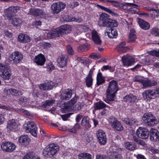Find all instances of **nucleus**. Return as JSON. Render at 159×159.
I'll use <instances>...</instances> for the list:
<instances>
[{
  "mask_svg": "<svg viewBox=\"0 0 159 159\" xmlns=\"http://www.w3.org/2000/svg\"><path fill=\"white\" fill-rule=\"evenodd\" d=\"M120 90L118 82L114 80L110 81L107 89L106 95V98L104 101L110 104L111 101L115 100V97L117 92Z\"/></svg>",
  "mask_w": 159,
  "mask_h": 159,
  "instance_id": "1",
  "label": "nucleus"
},
{
  "mask_svg": "<svg viewBox=\"0 0 159 159\" xmlns=\"http://www.w3.org/2000/svg\"><path fill=\"white\" fill-rule=\"evenodd\" d=\"M16 12L15 7H9L7 10L5 16L14 25L17 26L21 23V20L18 18L14 17L15 14Z\"/></svg>",
  "mask_w": 159,
  "mask_h": 159,
  "instance_id": "2",
  "label": "nucleus"
},
{
  "mask_svg": "<svg viewBox=\"0 0 159 159\" xmlns=\"http://www.w3.org/2000/svg\"><path fill=\"white\" fill-rule=\"evenodd\" d=\"M143 122L146 126H153L157 124L158 121L151 112L144 113L142 116Z\"/></svg>",
  "mask_w": 159,
  "mask_h": 159,
  "instance_id": "3",
  "label": "nucleus"
},
{
  "mask_svg": "<svg viewBox=\"0 0 159 159\" xmlns=\"http://www.w3.org/2000/svg\"><path fill=\"white\" fill-rule=\"evenodd\" d=\"M59 150V146L54 143L50 144L48 145L44 149L45 155L50 158L53 157Z\"/></svg>",
  "mask_w": 159,
  "mask_h": 159,
  "instance_id": "4",
  "label": "nucleus"
},
{
  "mask_svg": "<svg viewBox=\"0 0 159 159\" xmlns=\"http://www.w3.org/2000/svg\"><path fill=\"white\" fill-rule=\"evenodd\" d=\"M0 75L4 80L10 79L11 71L8 65L0 63Z\"/></svg>",
  "mask_w": 159,
  "mask_h": 159,
  "instance_id": "5",
  "label": "nucleus"
},
{
  "mask_svg": "<svg viewBox=\"0 0 159 159\" xmlns=\"http://www.w3.org/2000/svg\"><path fill=\"white\" fill-rule=\"evenodd\" d=\"M24 128L27 132H30L33 136H37V128L34 122L27 121L24 125Z\"/></svg>",
  "mask_w": 159,
  "mask_h": 159,
  "instance_id": "6",
  "label": "nucleus"
},
{
  "mask_svg": "<svg viewBox=\"0 0 159 159\" xmlns=\"http://www.w3.org/2000/svg\"><path fill=\"white\" fill-rule=\"evenodd\" d=\"M109 123L113 128L118 131H121L123 129V127L120 122L113 116L109 119Z\"/></svg>",
  "mask_w": 159,
  "mask_h": 159,
  "instance_id": "7",
  "label": "nucleus"
},
{
  "mask_svg": "<svg viewBox=\"0 0 159 159\" xmlns=\"http://www.w3.org/2000/svg\"><path fill=\"white\" fill-rule=\"evenodd\" d=\"M98 141L100 145H105L107 142V139L105 132L102 129H99L96 133Z\"/></svg>",
  "mask_w": 159,
  "mask_h": 159,
  "instance_id": "8",
  "label": "nucleus"
},
{
  "mask_svg": "<svg viewBox=\"0 0 159 159\" xmlns=\"http://www.w3.org/2000/svg\"><path fill=\"white\" fill-rule=\"evenodd\" d=\"M136 134L139 138L146 139L149 137V132L147 129L139 127L136 130Z\"/></svg>",
  "mask_w": 159,
  "mask_h": 159,
  "instance_id": "9",
  "label": "nucleus"
},
{
  "mask_svg": "<svg viewBox=\"0 0 159 159\" xmlns=\"http://www.w3.org/2000/svg\"><path fill=\"white\" fill-rule=\"evenodd\" d=\"M23 58V54L20 52L15 51L13 52L9 57L11 61L15 64L19 63Z\"/></svg>",
  "mask_w": 159,
  "mask_h": 159,
  "instance_id": "10",
  "label": "nucleus"
},
{
  "mask_svg": "<svg viewBox=\"0 0 159 159\" xmlns=\"http://www.w3.org/2000/svg\"><path fill=\"white\" fill-rule=\"evenodd\" d=\"M65 6L66 4L63 2H58L53 3L51 6V9L53 13L57 14L64 9Z\"/></svg>",
  "mask_w": 159,
  "mask_h": 159,
  "instance_id": "11",
  "label": "nucleus"
},
{
  "mask_svg": "<svg viewBox=\"0 0 159 159\" xmlns=\"http://www.w3.org/2000/svg\"><path fill=\"white\" fill-rule=\"evenodd\" d=\"M1 147L2 150L7 152H11L15 149L16 146L11 142H5L2 143Z\"/></svg>",
  "mask_w": 159,
  "mask_h": 159,
  "instance_id": "12",
  "label": "nucleus"
},
{
  "mask_svg": "<svg viewBox=\"0 0 159 159\" xmlns=\"http://www.w3.org/2000/svg\"><path fill=\"white\" fill-rule=\"evenodd\" d=\"M68 57L67 55H62L60 56L57 59L58 66L61 68H63L67 66Z\"/></svg>",
  "mask_w": 159,
  "mask_h": 159,
  "instance_id": "13",
  "label": "nucleus"
},
{
  "mask_svg": "<svg viewBox=\"0 0 159 159\" xmlns=\"http://www.w3.org/2000/svg\"><path fill=\"white\" fill-rule=\"evenodd\" d=\"M110 19L108 15L106 13H103L100 15L98 24L100 26L106 27Z\"/></svg>",
  "mask_w": 159,
  "mask_h": 159,
  "instance_id": "14",
  "label": "nucleus"
},
{
  "mask_svg": "<svg viewBox=\"0 0 159 159\" xmlns=\"http://www.w3.org/2000/svg\"><path fill=\"white\" fill-rule=\"evenodd\" d=\"M123 99L124 102L130 105L134 104L138 101L137 97L132 94L126 95L124 97Z\"/></svg>",
  "mask_w": 159,
  "mask_h": 159,
  "instance_id": "15",
  "label": "nucleus"
},
{
  "mask_svg": "<svg viewBox=\"0 0 159 159\" xmlns=\"http://www.w3.org/2000/svg\"><path fill=\"white\" fill-rule=\"evenodd\" d=\"M156 95V92L154 89H149L145 90L143 93V98L145 100H150L152 97Z\"/></svg>",
  "mask_w": 159,
  "mask_h": 159,
  "instance_id": "16",
  "label": "nucleus"
},
{
  "mask_svg": "<svg viewBox=\"0 0 159 159\" xmlns=\"http://www.w3.org/2000/svg\"><path fill=\"white\" fill-rule=\"evenodd\" d=\"M46 59L44 55L40 53L35 57L34 61L38 66H42L46 62Z\"/></svg>",
  "mask_w": 159,
  "mask_h": 159,
  "instance_id": "17",
  "label": "nucleus"
},
{
  "mask_svg": "<svg viewBox=\"0 0 159 159\" xmlns=\"http://www.w3.org/2000/svg\"><path fill=\"white\" fill-rule=\"evenodd\" d=\"M150 139L152 141H159V132L156 129L152 128L149 131Z\"/></svg>",
  "mask_w": 159,
  "mask_h": 159,
  "instance_id": "18",
  "label": "nucleus"
},
{
  "mask_svg": "<svg viewBox=\"0 0 159 159\" xmlns=\"http://www.w3.org/2000/svg\"><path fill=\"white\" fill-rule=\"evenodd\" d=\"M18 141L22 146L26 147L30 142L31 140L27 135H24L19 138Z\"/></svg>",
  "mask_w": 159,
  "mask_h": 159,
  "instance_id": "19",
  "label": "nucleus"
},
{
  "mask_svg": "<svg viewBox=\"0 0 159 159\" xmlns=\"http://www.w3.org/2000/svg\"><path fill=\"white\" fill-rule=\"evenodd\" d=\"M17 120L15 119H11L9 120L7 127L10 130L15 131L18 129V125L16 122Z\"/></svg>",
  "mask_w": 159,
  "mask_h": 159,
  "instance_id": "20",
  "label": "nucleus"
},
{
  "mask_svg": "<svg viewBox=\"0 0 159 159\" xmlns=\"http://www.w3.org/2000/svg\"><path fill=\"white\" fill-rule=\"evenodd\" d=\"M67 30H51L47 34V37L48 39H53L60 36L62 34H64V31Z\"/></svg>",
  "mask_w": 159,
  "mask_h": 159,
  "instance_id": "21",
  "label": "nucleus"
},
{
  "mask_svg": "<svg viewBox=\"0 0 159 159\" xmlns=\"http://www.w3.org/2000/svg\"><path fill=\"white\" fill-rule=\"evenodd\" d=\"M122 60L124 65L128 66L132 65L135 61L134 59L131 56H123Z\"/></svg>",
  "mask_w": 159,
  "mask_h": 159,
  "instance_id": "22",
  "label": "nucleus"
},
{
  "mask_svg": "<svg viewBox=\"0 0 159 159\" xmlns=\"http://www.w3.org/2000/svg\"><path fill=\"white\" fill-rule=\"evenodd\" d=\"M18 41L21 43H26L29 42L31 40L30 36L26 34H20L17 38Z\"/></svg>",
  "mask_w": 159,
  "mask_h": 159,
  "instance_id": "23",
  "label": "nucleus"
},
{
  "mask_svg": "<svg viewBox=\"0 0 159 159\" xmlns=\"http://www.w3.org/2000/svg\"><path fill=\"white\" fill-rule=\"evenodd\" d=\"M122 149L121 148H116L113 150L112 152V157L113 159H122V156L121 155Z\"/></svg>",
  "mask_w": 159,
  "mask_h": 159,
  "instance_id": "24",
  "label": "nucleus"
},
{
  "mask_svg": "<svg viewBox=\"0 0 159 159\" xmlns=\"http://www.w3.org/2000/svg\"><path fill=\"white\" fill-rule=\"evenodd\" d=\"M73 90L72 89H68L64 92H62L60 98L63 100H69L71 97Z\"/></svg>",
  "mask_w": 159,
  "mask_h": 159,
  "instance_id": "25",
  "label": "nucleus"
},
{
  "mask_svg": "<svg viewBox=\"0 0 159 159\" xmlns=\"http://www.w3.org/2000/svg\"><path fill=\"white\" fill-rule=\"evenodd\" d=\"M79 98L78 96L75 94V96L65 106L64 108L66 110L71 109L73 107L74 104L76 102L77 99Z\"/></svg>",
  "mask_w": 159,
  "mask_h": 159,
  "instance_id": "26",
  "label": "nucleus"
},
{
  "mask_svg": "<svg viewBox=\"0 0 159 159\" xmlns=\"http://www.w3.org/2000/svg\"><path fill=\"white\" fill-rule=\"evenodd\" d=\"M91 34L92 40L94 43L97 45L100 44L102 41L96 30H92Z\"/></svg>",
  "mask_w": 159,
  "mask_h": 159,
  "instance_id": "27",
  "label": "nucleus"
},
{
  "mask_svg": "<svg viewBox=\"0 0 159 159\" xmlns=\"http://www.w3.org/2000/svg\"><path fill=\"white\" fill-rule=\"evenodd\" d=\"M141 83L144 87H151L155 86L157 84V81L155 80H151L148 79L146 80L143 79Z\"/></svg>",
  "mask_w": 159,
  "mask_h": 159,
  "instance_id": "28",
  "label": "nucleus"
},
{
  "mask_svg": "<svg viewBox=\"0 0 159 159\" xmlns=\"http://www.w3.org/2000/svg\"><path fill=\"white\" fill-rule=\"evenodd\" d=\"M7 91L8 94L15 96H20L23 94V93L21 91L17 90L12 88L7 90Z\"/></svg>",
  "mask_w": 159,
  "mask_h": 159,
  "instance_id": "29",
  "label": "nucleus"
},
{
  "mask_svg": "<svg viewBox=\"0 0 159 159\" xmlns=\"http://www.w3.org/2000/svg\"><path fill=\"white\" fill-rule=\"evenodd\" d=\"M100 71V70H99ZM96 84L99 86L105 82V79L104 76H102V74L100 71L98 73L96 78Z\"/></svg>",
  "mask_w": 159,
  "mask_h": 159,
  "instance_id": "30",
  "label": "nucleus"
},
{
  "mask_svg": "<svg viewBox=\"0 0 159 159\" xmlns=\"http://www.w3.org/2000/svg\"><path fill=\"white\" fill-rule=\"evenodd\" d=\"M38 86L39 89L42 91L48 90L52 89L53 85L50 84L43 83L39 84Z\"/></svg>",
  "mask_w": 159,
  "mask_h": 159,
  "instance_id": "31",
  "label": "nucleus"
},
{
  "mask_svg": "<svg viewBox=\"0 0 159 159\" xmlns=\"http://www.w3.org/2000/svg\"><path fill=\"white\" fill-rule=\"evenodd\" d=\"M81 125L82 126H86L88 128H90L92 127L89 123V118L87 116H85L83 118Z\"/></svg>",
  "mask_w": 159,
  "mask_h": 159,
  "instance_id": "32",
  "label": "nucleus"
},
{
  "mask_svg": "<svg viewBox=\"0 0 159 159\" xmlns=\"http://www.w3.org/2000/svg\"><path fill=\"white\" fill-rule=\"evenodd\" d=\"M139 23L141 28L143 29L148 30L150 28V25L149 23L142 19H139Z\"/></svg>",
  "mask_w": 159,
  "mask_h": 159,
  "instance_id": "33",
  "label": "nucleus"
},
{
  "mask_svg": "<svg viewBox=\"0 0 159 159\" xmlns=\"http://www.w3.org/2000/svg\"><path fill=\"white\" fill-rule=\"evenodd\" d=\"M106 104L100 101L94 104L93 107L95 110H98L104 108Z\"/></svg>",
  "mask_w": 159,
  "mask_h": 159,
  "instance_id": "34",
  "label": "nucleus"
},
{
  "mask_svg": "<svg viewBox=\"0 0 159 159\" xmlns=\"http://www.w3.org/2000/svg\"><path fill=\"white\" fill-rule=\"evenodd\" d=\"M119 23L117 21L115 20L111 19L106 27L111 28V30H113V28L118 26Z\"/></svg>",
  "mask_w": 159,
  "mask_h": 159,
  "instance_id": "35",
  "label": "nucleus"
},
{
  "mask_svg": "<svg viewBox=\"0 0 159 159\" xmlns=\"http://www.w3.org/2000/svg\"><path fill=\"white\" fill-rule=\"evenodd\" d=\"M78 157L79 159H92V155L88 153L84 152L80 153Z\"/></svg>",
  "mask_w": 159,
  "mask_h": 159,
  "instance_id": "36",
  "label": "nucleus"
},
{
  "mask_svg": "<svg viewBox=\"0 0 159 159\" xmlns=\"http://www.w3.org/2000/svg\"><path fill=\"white\" fill-rule=\"evenodd\" d=\"M125 42H123L117 46L116 49L118 51H121L123 53L125 52L127 49V48L125 47Z\"/></svg>",
  "mask_w": 159,
  "mask_h": 159,
  "instance_id": "37",
  "label": "nucleus"
},
{
  "mask_svg": "<svg viewBox=\"0 0 159 159\" xmlns=\"http://www.w3.org/2000/svg\"><path fill=\"white\" fill-rule=\"evenodd\" d=\"M80 128V125L78 123H76L75 125L68 129L69 132L73 133L74 134H76L77 131Z\"/></svg>",
  "mask_w": 159,
  "mask_h": 159,
  "instance_id": "38",
  "label": "nucleus"
},
{
  "mask_svg": "<svg viewBox=\"0 0 159 159\" xmlns=\"http://www.w3.org/2000/svg\"><path fill=\"white\" fill-rule=\"evenodd\" d=\"M135 30H130L129 34V42H134L137 39Z\"/></svg>",
  "mask_w": 159,
  "mask_h": 159,
  "instance_id": "39",
  "label": "nucleus"
},
{
  "mask_svg": "<svg viewBox=\"0 0 159 159\" xmlns=\"http://www.w3.org/2000/svg\"><path fill=\"white\" fill-rule=\"evenodd\" d=\"M136 121V119L133 118H125L123 121L126 124L131 125L135 124Z\"/></svg>",
  "mask_w": 159,
  "mask_h": 159,
  "instance_id": "40",
  "label": "nucleus"
},
{
  "mask_svg": "<svg viewBox=\"0 0 159 159\" xmlns=\"http://www.w3.org/2000/svg\"><path fill=\"white\" fill-rule=\"evenodd\" d=\"M107 32L108 37L110 39L116 38L117 37V30H109V32Z\"/></svg>",
  "mask_w": 159,
  "mask_h": 159,
  "instance_id": "41",
  "label": "nucleus"
},
{
  "mask_svg": "<svg viewBox=\"0 0 159 159\" xmlns=\"http://www.w3.org/2000/svg\"><path fill=\"white\" fill-rule=\"evenodd\" d=\"M77 51L79 52H83L89 50L88 46L87 43L80 45L77 48Z\"/></svg>",
  "mask_w": 159,
  "mask_h": 159,
  "instance_id": "42",
  "label": "nucleus"
},
{
  "mask_svg": "<svg viewBox=\"0 0 159 159\" xmlns=\"http://www.w3.org/2000/svg\"><path fill=\"white\" fill-rule=\"evenodd\" d=\"M93 80L92 77H86L85 82L86 86L88 88L91 87L93 84Z\"/></svg>",
  "mask_w": 159,
  "mask_h": 159,
  "instance_id": "43",
  "label": "nucleus"
},
{
  "mask_svg": "<svg viewBox=\"0 0 159 159\" xmlns=\"http://www.w3.org/2000/svg\"><path fill=\"white\" fill-rule=\"evenodd\" d=\"M115 70L114 67L111 66L109 65H105L103 66L101 68V70L102 71H103L104 70H109V71L111 72H113Z\"/></svg>",
  "mask_w": 159,
  "mask_h": 159,
  "instance_id": "44",
  "label": "nucleus"
},
{
  "mask_svg": "<svg viewBox=\"0 0 159 159\" xmlns=\"http://www.w3.org/2000/svg\"><path fill=\"white\" fill-rule=\"evenodd\" d=\"M71 27V26L66 24L57 28L55 30H69L72 29Z\"/></svg>",
  "mask_w": 159,
  "mask_h": 159,
  "instance_id": "45",
  "label": "nucleus"
},
{
  "mask_svg": "<svg viewBox=\"0 0 159 159\" xmlns=\"http://www.w3.org/2000/svg\"><path fill=\"white\" fill-rule=\"evenodd\" d=\"M125 145L126 148L130 150H133L135 149V147L133 143L127 142L125 143Z\"/></svg>",
  "mask_w": 159,
  "mask_h": 159,
  "instance_id": "46",
  "label": "nucleus"
},
{
  "mask_svg": "<svg viewBox=\"0 0 159 159\" xmlns=\"http://www.w3.org/2000/svg\"><path fill=\"white\" fill-rule=\"evenodd\" d=\"M46 68L49 71H51L55 69V66L51 62H49L46 65Z\"/></svg>",
  "mask_w": 159,
  "mask_h": 159,
  "instance_id": "47",
  "label": "nucleus"
},
{
  "mask_svg": "<svg viewBox=\"0 0 159 159\" xmlns=\"http://www.w3.org/2000/svg\"><path fill=\"white\" fill-rule=\"evenodd\" d=\"M66 50L68 54L70 55H73L74 54V52L71 46L70 45H68L66 46Z\"/></svg>",
  "mask_w": 159,
  "mask_h": 159,
  "instance_id": "48",
  "label": "nucleus"
},
{
  "mask_svg": "<svg viewBox=\"0 0 159 159\" xmlns=\"http://www.w3.org/2000/svg\"><path fill=\"white\" fill-rule=\"evenodd\" d=\"M38 9L35 8H31L30 9L29 12L28 13V14L33 15L34 16H38Z\"/></svg>",
  "mask_w": 159,
  "mask_h": 159,
  "instance_id": "49",
  "label": "nucleus"
},
{
  "mask_svg": "<svg viewBox=\"0 0 159 159\" xmlns=\"http://www.w3.org/2000/svg\"><path fill=\"white\" fill-rule=\"evenodd\" d=\"M133 140L134 142H136L139 144L142 145H144V141L141 139H139L138 137L135 136H133Z\"/></svg>",
  "mask_w": 159,
  "mask_h": 159,
  "instance_id": "50",
  "label": "nucleus"
},
{
  "mask_svg": "<svg viewBox=\"0 0 159 159\" xmlns=\"http://www.w3.org/2000/svg\"><path fill=\"white\" fill-rule=\"evenodd\" d=\"M55 100L53 99H51L50 100H47L45 101V102L43 104V106L45 107H47L50 106L51 105H52L54 103Z\"/></svg>",
  "mask_w": 159,
  "mask_h": 159,
  "instance_id": "51",
  "label": "nucleus"
},
{
  "mask_svg": "<svg viewBox=\"0 0 159 159\" xmlns=\"http://www.w3.org/2000/svg\"><path fill=\"white\" fill-rule=\"evenodd\" d=\"M75 18L67 15L65 17V20L67 22L75 21Z\"/></svg>",
  "mask_w": 159,
  "mask_h": 159,
  "instance_id": "52",
  "label": "nucleus"
},
{
  "mask_svg": "<svg viewBox=\"0 0 159 159\" xmlns=\"http://www.w3.org/2000/svg\"><path fill=\"white\" fill-rule=\"evenodd\" d=\"M20 104H22L23 103H25L27 101V98L25 97H21L19 99Z\"/></svg>",
  "mask_w": 159,
  "mask_h": 159,
  "instance_id": "53",
  "label": "nucleus"
},
{
  "mask_svg": "<svg viewBox=\"0 0 159 159\" xmlns=\"http://www.w3.org/2000/svg\"><path fill=\"white\" fill-rule=\"evenodd\" d=\"M150 150L153 153L159 154V149H156L154 147H151L150 148Z\"/></svg>",
  "mask_w": 159,
  "mask_h": 159,
  "instance_id": "54",
  "label": "nucleus"
},
{
  "mask_svg": "<svg viewBox=\"0 0 159 159\" xmlns=\"http://www.w3.org/2000/svg\"><path fill=\"white\" fill-rule=\"evenodd\" d=\"M143 80L140 76L138 75L135 76L133 80L134 82H138L140 83H141V82Z\"/></svg>",
  "mask_w": 159,
  "mask_h": 159,
  "instance_id": "55",
  "label": "nucleus"
},
{
  "mask_svg": "<svg viewBox=\"0 0 159 159\" xmlns=\"http://www.w3.org/2000/svg\"><path fill=\"white\" fill-rule=\"evenodd\" d=\"M20 111L27 116H29L30 115V111L22 109H20Z\"/></svg>",
  "mask_w": 159,
  "mask_h": 159,
  "instance_id": "56",
  "label": "nucleus"
},
{
  "mask_svg": "<svg viewBox=\"0 0 159 159\" xmlns=\"http://www.w3.org/2000/svg\"><path fill=\"white\" fill-rule=\"evenodd\" d=\"M70 113H68L61 116V118L64 121L66 120L67 119L70 117Z\"/></svg>",
  "mask_w": 159,
  "mask_h": 159,
  "instance_id": "57",
  "label": "nucleus"
},
{
  "mask_svg": "<svg viewBox=\"0 0 159 159\" xmlns=\"http://www.w3.org/2000/svg\"><path fill=\"white\" fill-rule=\"evenodd\" d=\"M151 33L155 36L159 37V30H151Z\"/></svg>",
  "mask_w": 159,
  "mask_h": 159,
  "instance_id": "58",
  "label": "nucleus"
},
{
  "mask_svg": "<svg viewBox=\"0 0 159 159\" xmlns=\"http://www.w3.org/2000/svg\"><path fill=\"white\" fill-rule=\"evenodd\" d=\"M96 159H109L106 156H102L100 154L97 155L96 156Z\"/></svg>",
  "mask_w": 159,
  "mask_h": 159,
  "instance_id": "59",
  "label": "nucleus"
},
{
  "mask_svg": "<svg viewBox=\"0 0 159 159\" xmlns=\"http://www.w3.org/2000/svg\"><path fill=\"white\" fill-rule=\"evenodd\" d=\"M83 117V116L82 115L79 114L76 116L75 120L76 122L78 123L79 122L81 119Z\"/></svg>",
  "mask_w": 159,
  "mask_h": 159,
  "instance_id": "60",
  "label": "nucleus"
},
{
  "mask_svg": "<svg viewBox=\"0 0 159 159\" xmlns=\"http://www.w3.org/2000/svg\"><path fill=\"white\" fill-rule=\"evenodd\" d=\"M34 157L31 155L30 154L27 153L23 158V159H33Z\"/></svg>",
  "mask_w": 159,
  "mask_h": 159,
  "instance_id": "61",
  "label": "nucleus"
},
{
  "mask_svg": "<svg viewBox=\"0 0 159 159\" xmlns=\"http://www.w3.org/2000/svg\"><path fill=\"white\" fill-rule=\"evenodd\" d=\"M157 51L156 50H152L150 51L149 52V53L150 55L157 57Z\"/></svg>",
  "mask_w": 159,
  "mask_h": 159,
  "instance_id": "62",
  "label": "nucleus"
},
{
  "mask_svg": "<svg viewBox=\"0 0 159 159\" xmlns=\"http://www.w3.org/2000/svg\"><path fill=\"white\" fill-rule=\"evenodd\" d=\"M38 16L40 15L44 16L45 15V12L42 10L38 9Z\"/></svg>",
  "mask_w": 159,
  "mask_h": 159,
  "instance_id": "63",
  "label": "nucleus"
},
{
  "mask_svg": "<svg viewBox=\"0 0 159 159\" xmlns=\"http://www.w3.org/2000/svg\"><path fill=\"white\" fill-rule=\"evenodd\" d=\"M4 33L8 37H11L12 35V33L9 32L8 30H5Z\"/></svg>",
  "mask_w": 159,
  "mask_h": 159,
  "instance_id": "64",
  "label": "nucleus"
}]
</instances>
